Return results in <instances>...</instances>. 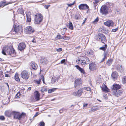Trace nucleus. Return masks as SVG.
<instances>
[{"label": "nucleus", "mask_w": 126, "mask_h": 126, "mask_svg": "<svg viewBox=\"0 0 126 126\" xmlns=\"http://www.w3.org/2000/svg\"><path fill=\"white\" fill-rule=\"evenodd\" d=\"M69 27L70 29L72 30L73 29V24L70 21L69 22Z\"/></svg>", "instance_id": "31"}, {"label": "nucleus", "mask_w": 126, "mask_h": 126, "mask_svg": "<svg viewBox=\"0 0 126 126\" xmlns=\"http://www.w3.org/2000/svg\"><path fill=\"white\" fill-rule=\"evenodd\" d=\"M49 6V5H45V7L46 9H47L48 8Z\"/></svg>", "instance_id": "49"}, {"label": "nucleus", "mask_w": 126, "mask_h": 126, "mask_svg": "<svg viewBox=\"0 0 126 126\" xmlns=\"http://www.w3.org/2000/svg\"><path fill=\"white\" fill-rule=\"evenodd\" d=\"M31 13L30 12H27L26 14L27 21L30 22L31 21Z\"/></svg>", "instance_id": "21"}, {"label": "nucleus", "mask_w": 126, "mask_h": 126, "mask_svg": "<svg viewBox=\"0 0 126 126\" xmlns=\"http://www.w3.org/2000/svg\"><path fill=\"white\" fill-rule=\"evenodd\" d=\"M113 61V60L111 59H108L107 62L106 64L110 66L111 64Z\"/></svg>", "instance_id": "27"}, {"label": "nucleus", "mask_w": 126, "mask_h": 126, "mask_svg": "<svg viewBox=\"0 0 126 126\" xmlns=\"http://www.w3.org/2000/svg\"><path fill=\"white\" fill-rule=\"evenodd\" d=\"M52 90H51V89L48 90V93H51L52 92H53V91H52Z\"/></svg>", "instance_id": "50"}, {"label": "nucleus", "mask_w": 126, "mask_h": 126, "mask_svg": "<svg viewBox=\"0 0 126 126\" xmlns=\"http://www.w3.org/2000/svg\"><path fill=\"white\" fill-rule=\"evenodd\" d=\"M58 78L55 77L54 76L52 77L51 80V82L53 83H55L56 81L58 80Z\"/></svg>", "instance_id": "26"}, {"label": "nucleus", "mask_w": 126, "mask_h": 126, "mask_svg": "<svg viewBox=\"0 0 126 126\" xmlns=\"http://www.w3.org/2000/svg\"><path fill=\"white\" fill-rule=\"evenodd\" d=\"M13 113L14 118L19 120H21L22 118H23L25 117L24 114L23 113L20 114L19 112L13 111Z\"/></svg>", "instance_id": "3"}, {"label": "nucleus", "mask_w": 126, "mask_h": 126, "mask_svg": "<svg viewBox=\"0 0 126 126\" xmlns=\"http://www.w3.org/2000/svg\"><path fill=\"white\" fill-rule=\"evenodd\" d=\"M51 90H52V91H53V92L56 89L55 88H53L52 89H51Z\"/></svg>", "instance_id": "56"}, {"label": "nucleus", "mask_w": 126, "mask_h": 126, "mask_svg": "<svg viewBox=\"0 0 126 126\" xmlns=\"http://www.w3.org/2000/svg\"><path fill=\"white\" fill-rule=\"evenodd\" d=\"M108 54V52H105L104 53V57L101 61V62H102L104 61L106 58L107 55Z\"/></svg>", "instance_id": "28"}, {"label": "nucleus", "mask_w": 126, "mask_h": 126, "mask_svg": "<svg viewBox=\"0 0 126 126\" xmlns=\"http://www.w3.org/2000/svg\"><path fill=\"white\" fill-rule=\"evenodd\" d=\"M63 36L60 35H57L55 37L56 40L63 39Z\"/></svg>", "instance_id": "29"}, {"label": "nucleus", "mask_w": 126, "mask_h": 126, "mask_svg": "<svg viewBox=\"0 0 126 126\" xmlns=\"http://www.w3.org/2000/svg\"><path fill=\"white\" fill-rule=\"evenodd\" d=\"M26 33L27 34H31L34 32V30L30 26L26 27L25 30Z\"/></svg>", "instance_id": "9"}, {"label": "nucleus", "mask_w": 126, "mask_h": 126, "mask_svg": "<svg viewBox=\"0 0 126 126\" xmlns=\"http://www.w3.org/2000/svg\"><path fill=\"white\" fill-rule=\"evenodd\" d=\"M83 92V89H80L77 91L74 92L73 93V95L79 97L81 95Z\"/></svg>", "instance_id": "10"}, {"label": "nucleus", "mask_w": 126, "mask_h": 126, "mask_svg": "<svg viewBox=\"0 0 126 126\" xmlns=\"http://www.w3.org/2000/svg\"><path fill=\"white\" fill-rule=\"evenodd\" d=\"M42 80H43V82L44 83V78H43L42 79Z\"/></svg>", "instance_id": "61"}, {"label": "nucleus", "mask_w": 126, "mask_h": 126, "mask_svg": "<svg viewBox=\"0 0 126 126\" xmlns=\"http://www.w3.org/2000/svg\"><path fill=\"white\" fill-rule=\"evenodd\" d=\"M37 65L35 63L32 62L31 63L30 67L31 69L33 70H35L37 69Z\"/></svg>", "instance_id": "18"}, {"label": "nucleus", "mask_w": 126, "mask_h": 126, "mask_svg": "<svg viewBox=\"0 0 126 126\" xmlns=\"http://www.w3.org/2000/svg\"><path fill=\"white\" fill-rule=\"evenodd\" d=\"M86 20V19H85V20L83 22L82 24H84L85 23V21Z\"/></svg>", "instance_id": "59"}, {"label": "nucleus", "mask_w": 126, "mask_h": 126, "mask_svg": "<svg viewBox=\"0 0 126 126\" xmlns=\"http://www.w3.org/2000/svg\"><path fill=\"white\" fill-rule=\"evenodd\" d=\"M26 47V45L24 43H20L18 46V49L20 51L24 49Z\"/></svg>", "instance_id": "14"}, {"label": "nucleus", "mask_w": 126, "mask_h": 126, "mask_svg": "<svg viewBox=\"0 0 126 126\" xmlns=\"http://www.w3.org/2000/svg\"><path fill=\"white\" fill-rule=\"evenodd\" d=\"M74 84V86L75 88L81 85L82 84V81L81 79L80 78L76 79L75 81Z\"/></svg>", "instance_id": "8"}, {"label": "nucleus", "mask_w": 126, "mask_h": 126, "mask_svg": "<svg viewBox=\"0 0 126 126\" xmlns=\"http://www.w3.org/2000/svg\"><path fill=\"white\" fill-rule=\"evenodd\" d=\"M41 91L42 92H46L47 91V90L46 88L43 87L41 89Z\"/></svg>", "instance_id": "35"}, {"label": "nucleus", "mask_w": 126, "mask_h": 126, "mask_svg": "<svg viewBox=\"0 0 126 126\" xmlns=\"http://www.w3.org/2000/svg\"><path fill=\"white\" fill-rule=\"evenodd\" d=\"M48 62V61L46 58L42 57L41 59V63L43 64H46Z\"/></svg>", "instance_id": "20"}, {"label": "nucleus", "mask_w": 126, "mask_h": 126, "mask_svg": "<svg viewBox=\"0 0 126 126\" xmlns=\"http://www.w3.org/2000/svg\"><path fill=\"white\" fill-rule=\"evenodd\" d=\"M6 83V85H7V86H8V87H9V85L7 83Z\"/></svg>", "instance_id": "63"}, {"label": "nucleus", "mask_w": 126, "mask_h": 126, "mask_svg": "<svg viewBox=\"0 0 126 126\" xmlns=\"http://www.w3.org/2000/svg\"><path fill=\"white\" fill-rule=\"evenodd\" d=\"M89 69L91 71H93L95 70L96 68V65L94 62H92L89 65Z\"/></svg>", "instance_id": "12"}, {"label": "nucleus", "mask_w": 126, "mask_h": 126, "mask_svg": "<svg viewBox=\"0 0 126 126\" xmlns=\"http://www.w3.org/2000/svg\"><path fill=\"white\" fill-rule=\"evenodd\" d=\"M56 51H61L62 50V49L61 48H59L58 49H56Z\"/></svg>", "instance_id": "44"}, {"label": "nucleus", "mask_w": 126, "mask_h": 126, "mask_svg": "<svg viewBox=\"0 0 126 126\" xmlns=\"http://www.w3.org/2000/svg\"><path fill=\"white\" fill-rule=\"evenodd\" d=\"M80 18V17L79 14H77L76 15L75 17V18L76 19H79Z\"/></svg>", "instance_id": "38"}, {"label": "nucleus", "mask_w": 126, "mask_h": 126, "mask_svg": "<svg viewBox=\"0 0 126 126\" xmlns=\"http://www.w3.org/2000/svg\"><path fill=\"white\" fill-rule=\"evenodd\" d=\"M122 81L123 83H126V76L124 77L123 78Z\"/></svg>", "instance_id": "34"}, {"label": "nucleus", "mask_w": 126, "mask_h": 126, "mask_svg": "<svg viewBox=\"0 0 126 126\" xmlns=\"http://www.w3.org/2000/svg\"><path fill=\"white\" fill-rule=\"evenodd\" d=\"M5 119L4 116H0V120H3Z\"/></svg>", "instance_id": "40"}, {"label": "nucleus", "mask_w": 126, "mask_h": 126, "mask_svg": "<svg viewBox=\"0 0 126 126\" xmlns=\"http://www.w3.org/2000/svg\"><path fill=\"white\" fill-rule=\"evenodd\" d=\"M96 2L95 1H94V2H93V3L94 4V6H96V5H97L98 4V3Z\"/></svg>", "instance_id": "47"}, {"label": "nucleus", "mask_w": 126, "mask_h": 126, "mask_svg": "<svg viewBox=\"0 0 126 126\" xmlns=\"http://www.w3.org/2000/svg\"><path fill=\"white\" fill-rule=\"evenodd\" d=\"M2 53L4 55H10L12 57H14L16 56L15 50L11 46L4 47Z\"/></svg>", "instance_id": "1"}, {"label": "nucleus", "mask_w": 126, "mask_h": 126, "mask_svg": "<svg viewBox=\"0 0 126 126\" xmlns=\"http://www.w3.org/2000/svg\"><path fill=\"white\" fill-rule=\"evenodd\" d=\"M118 76L117 73L116 72H114L112 74L111 77L114 79L116 78Z\"/></svg>", "instance_id": "24"}, {"label": "nucleus", "mask_w": 126, "mask_h": 126, "mask_svg": "<svg viewBox=\"0 0 126 126\" xmlns=\"http://www.w3.org/2000/svg\"><path fill=\"white\" fill-rule=\"evenodd\" d=\"M75 1H74L73 3L71 4H68L69 6H71L73 5L75 3Z\"/></svg>", "instance_id": "46"}, {"label": "nucleus", "mask_w": 126, "mask_h": 126, "mask_svg": "<svg viewBox=\"0 0 126 126\" xmlns=\"http://www.w3.org/2000/svg\"><path fill=\"white\" fill-rule=\"evenodd\" d=\"M32 42L33 43H36V41L35 40V39H33L32 41Z\"/></svg>", "instance_id": "54"}, {"label": "nucleus", "mask_w": 126, "mask_h": 126, "mask_svg": "<svg viewBox=\"0 0 126 126\" xmlns=\"http://www.w3.org/2000/svg\"><path fill=\"white\" fill-rule=\"evenodd\" d=\"M88 104H83V107H87Z\"/></svg>", "instance_id": "52"}, {"label": "nucleus", "mask_w": 126, "mask_h": 126, "mask_svg": "<svg viewBox=\"0 0 126 126\" xmlns=\"http://www.w3.org/2000/svg\"><path fill=\"white\" fill-rule=\"evenodd\" d=\"M79 8L80 10H85L86 9H89V7L88 6L85 4H81L79 6Z\"/></svg>", "instance_id": "15"}, {"label": "nucleus", "mask_w": 126, "mask_h": 126, "mask_svg": "<svg viewBox=\"0 0 126 126\" xmlns=\"http://www.w3.org/2000/svg\"><path fill=\"white\" fill-rule=\"evenodd\" d=\"M63 29L64 30L61 32V33L63 35L65 34L67 29L66 28H63Z\"/></svg>", "instance_id": "37"}, {"label": "nucleus", "mask_w": 126, "mask_h": 126, "mask_svg": "<svg viewBox=\"0 0 126 126\" xmlns=\"http://www.w3.org/2000/svg\"><path fill=\"white\" fill-rule=\"evenodd\" d=\"M43 19L42 15L40 14L38 15H36L35 19L34 20V23L35 24H39L42 22Z\"/></svg>", "instance_id": "4"}, {"label": "nucleus", "mask_w": 126, "mask_h": 126, "mask_svg": "<svg viewBox=\"0 0 126 126\" xmlns=\"http://www.w3.org/2000/svg\"><path fill=\"white\" fill-rule=\"evenodd\" d=\"M38 113H36L34 115V116L36 117L38 115Z\"/></svg>", "instance_id": "57"}, {"label": "nucleus", "mask_w": 126, "mask_h": 126, "mask_svg": "<svg viewBox=\"0 0 126 126\" xmlns=\"http://www.w3.org/2000/svg\"><path fill=\"white\" fill-rule=\"evenodd\" d=\"M63 39L65 40H69L70 39V38L67 36H63Z\"/></svg>", "instance_id": "32"}, {"label": "nucleus", "mask_w": 126, "mask_h": 126, "mask_svg": "<svg viewBox=\"0 0 126 126\" xmlns=\"http://www.w3.org/2000/svg\"><path fill=\"white\" fill-rule=\"evenodd\" d=\"M112 93L113 95L116 97H118L122 94V91L120 90H114L112 91Z\"/></svg>", "instance_id": "11"}, {"label": "nucleus", "mask_w": 126, "mask_h": 126, "mask_svg": "<svg viewBox=\"0 0 126 126\" xmlns=\"http://www.w3.org/2000/svg\"><path fill=\"white\" fill-rule=\"evenodd\" d=\"M107 45L105 44L102 47L99 48V49L101 50L105 51L107 48Z\"/></svg>", "instance_id": "25"}, {"label": "nucleus", "mask_w": 126, "mask_h": 126, "mask_svg": "<svg viewBox=\"0 0 126 126\" xmlns=\"http://www.w3.org/2000/svg\"><path fill=\"white\" fill-rule=\"evenodd\" d=\"M101 88L103 91L105 92H108L109 91L107 86L104 84H102Z\"/></svg>", "instance_id": "22"}, {"label": "nucleus", "mask_w": 126, "mask_h": 126, "mask_svg": "<svg viewBox=\"0 0 126 126\" xmlns=\"http://www.w3.org/2000/svg\"><path fill=\"white\" fill-rule=\"evenodd\" d=\"M35 98L36 101H38L40 99V94L37 91H36L34 93Z\"/></svg>", "instance_id": "19"}, {"label": "nucleus", "mask_w": 126, "mask_h": 126, "mask_svg": "<svg viewBox=\"0 0 126 126\" xmlns=\"http://www.w3.org/2000/svg\"><path fill=\"white\" fill-rule=\"evenodd\" d=\"M20 95V92H18L16 94V98H19V96Z\"/></svg>", "instance_id": "41"}, {"label": "nucleus", "mask_w": 126, "mask_h": 126, "mask_svg": "<svg viewBox=\"0 0 126 126\" xmlns=\"http://www.w3.org/2000/svg\"><path fill=\"white\" fill-rule=\"evenodd\" d=\"M75 67H76L77 69L79 70L81 73H82L84 74H85V72L84 69L81 68L78 65H76Z\"/></svg>", "instance_id": "23"}, {"label": "nucleus", "mask_w": 126, "mask_h": 126, "mask_svg": "<svg viewBox=\"0 0 126 126\" xmlns=\"http://www.w3.org/2000/svg\"><path fill=\"white\" fill-rule=\"evenodd\" d=\"M96 39L99 41H101L103 43L106 42V38L105 36L103 34L99 33L96 37Z\"/></svg>", "instance_id": "5"}, {"label": "nucleus", "mask_w": 126, "mask_h": 126, "mask_svg": "<svg viewBox=\"0 0 126 126\" xmlns=\"http://www.w3.org/2000/svg\"><path fill=\"white\" fill-rule=\"evenodd\" d=\"M86 90H87V91H91V88L89 87H86Z\"/></svg>", "instance_id": "45"}, {"label": "nucleus", "mask_w": 126, "mask_h": 126, "mask_svg": "<svg viewBox=\"0 0 126 126\" xmlns=\"http://www.w3.org/2000/svg\"><path fill=\"white\" fill-rule=\"evenodd\" d=\"M5 2H4V1L2 2V3H5Z\"/></svg>", "instance_id": "64"}, {"label": "nucleus", "mask_w": 126, "mask_h": 126, "mask_svg": "<svg viewBox=\"0 0 126 126\" xmlns=\"http://www.w3.org/2000/svg\"><path fill=\"white\" fill-rule=\"evenodd\" d=\"M65 59H64L62 60L61 61V63L62 64H63L65 62Z\"/></svg>", "instance_id": "43"}, {"label": "nucleus", "mask_w": 126, "mask_h": 126, "mask_svg": "<svg viewBox=\"0 0 126 126\" xmlns=\"http://www.w3.org/2000/svg\"><path fill=\"white\" fill-rule=\"evenodd\" d=\"M104 24L108 27H112L113 26L114 23L112 21L109 20L104 22Z\"/></svg>", "instance_id": "13"}, {"label": "nucleus", "mask_w": 126, "mask_h": 126, "mask_svg": "<svg viewBox=\"0 0 126 126\" xmlns=\"http://www.w3.org/2000/svg\"><path fill=\"white\" fill-rule=\"evenodd\" d=\"M80 47V46H79L77 47V48H79Z\"/></svg>", "instance_id": "60"}, {"label": "nucleus", "mask_w": 126, "mask_h": 126, "mask_svg": "<svg viewBox=\"0 0 126 126\" xmlns=\"http://www.w3.org/2000/svg\"><path fill=\"white\" fill-rule=\"evenodd\" d=\"M95 1L97 3H98L99 2V0H95Z\"/></svg>", "instance_id": "55"}, {"label": "nucleus", "mask_w": 126, "mask_h": 126, "mask_svg": "<svg viewBox=\"0 0 126 126\" xmlns=\"http://www.w3.org/2000/svg\"><path fill=\"white\" fill-rule=\"evenodd\" d=\"M15 80L17 81H20V79L18 77V74L17 73L15 74Z\"/></svg>", "instance_id": "30"}, {"label": "nucleus", "mask_w": 126, "mask_h": 126, "mask_svg": "<svg viewBox=\"0 0 126 126\" xmlns=\"http://www.w3.org/2000/svg\"><path fill=\"white\" fill-rule=\"evenodd\" d=\"M13 111H12L10 110H7L4 113L5 116L8 117H10L12 115H13Z\"/></svg>", "instance_id": "16"}, {"label": "nucleus", "mask_w": 126, "mask_h": 126, "mask_svg": "<svg viewBox=\"0 0 126 126\" xmlns=\"http://www.w3.org/2000/svg\"><path fill=\"white\" fill-rule=\"evenodd\" d=\"M40 80H39L37 82V83L38 84H39L40 83Z\"/></svg>", "instance_id": "58"}, {"label": "nucleus", "mask_w": 126, "mask_h": 126, "mask_svg": "<svg viewBox=\"0 0 126 126\" xmlns=\"http://www.w3.org/2000/svg\"><path fill=\"white\" fill-rule=\"evenodd\" d=\"M29 75L28 71L26 70L22 71L21 74V77L25 79H27L29 78Z\"/></svg>", "instance_id": "7"}, {"label": "nucleus", "mask_w": 126, "mask_h": 126, "mask_svg": "<svg viewBox=\"0 0 126 126\" xmlns=\"http://www.w3.org/2000/svg\"><path fill=\"white\" fill-rule=\"evenodd\" d=\"M55 99H52L51 100V101H53L55 100Z\"/></svg>", "instance_id": "62"}, {"label": "nucleus", "mask_w": 126, "mask_h": 126, "mask_svg": "<svg viewBox=\"0 0 126 126\" xmlns=\"http://www.w3.org/2000/svg\"><path fill=\"white\" fill-rule=\"evenodd\" d=\"M98 18L97 17L95 19L94 21L93 22V23L94 24H95L98 21Z\"/></svg>", "instance_id": "36"}, {"label": "nucleus", "mask_w": 126, "mask_h": 126, "mask_svg": "<svg viewBox=\"0 0 126 126\" xmlns=\"http://www.w3.org/2000/svg\"><path fill=\"white\" fill-rule=\"evenodd\" d=\"M121 88L119 84H115L113 86L112 88V91L114 90H119V89Z\"/></svg>", "instance_id": "17"}, {"label": "nucleus", "mask_w": 126, "mask_h": 126, "mask_svg": "<svg viewBox=\"0 0 126 126\" xmlns=\"http://www.w3.org/2000/svg\"><path fill=\"white\" fill-rule=\"evenodd\" d=\"M89 61V58L85 57H83L81 59L76 60V62L78 64L82 65L88 64Z\"/></svg>", "instance_id": "2"}, {"label": "nucleus", "mask_w": 126, "mask_h": 126, "mask_svg": "<svg viewBox=\"0 0 126 126\" xmlns=\"http://www.w3.org/2000/svg\"><path fill=\"white\" fill-rule=\"evenodd\" d=\"M75 106V105H72L70 107H72V109H73L74 107Z\"/></svg>", "instance_id": "51"}, {"label": "nucleus", "mask_w": 126, "mask_h": 126, "mask_svg": "<svg viewBox=\"0 0 126 126\" xmlns=\"http://www.w3.org/2000/svg\"><path fill=\"white\" fill-rule=\"evenodd\" d=\"M45 123L43 121L40 122L39 124L40 126H45Z\"/></svg>", "instance_id": "39"}, {"label": "nucleus", "mask_w": 126, "mask_h": 126, "mask_svg": "<svg viewBox=\"0 0 126 126\" xmlns=\"http://www.w3.org/2000/svg\"><path fill=\"white\" fill-rule=\"evenodd\" d=\"M108 7L107 5H103L100 9V12L103 15L107 14L108 12Z\"/></svg>", "instance_id": "6"}, {"label": "nucleus", "mask_w": 126, "mask_h": 126, "mask_svg": "<svg viewBox=\"0 0 126 126\" xmlns=\"http://www.w3.org/2000/svg\"><path fill=\"white\" fill-rule=\"evenodd\" d=\"M18 28V27H15L14 29V31L16 33L18 32V31H19V29Z\"/></svg>", "instance_id": "33"}, {"label": "nucleus", "mask_w": 126, "mask_h": 126, "mask_svg": "<svg viewBox=\"0 0 126 126\" xmlns=\"http://www.w3.org/2000/svg\"><path fill=\"white\" fill-rule=\"evenodd\" d=\"M31 87H29L28 88V89H27L26 91H27L28 92V91L31 90Z\"/></svg>", "instance_id": "48"}, {"label": "nucleus", "mask_w": 126, "mask_h": 126, "mask_svg": "<svg viewBox=\"0 0 126 126\" xmlns=\"http://www.w3.org/2000/svg\"><path fill=\"white\" fill-rule=\"evenodd\" d=\"M118 29V27L115 29H113L112 30V31L113 32H115L117 31Z\"/></svg>", "instance_id": "42"}, {"label": "nucleus", "mask_w": 126, "mask_h": 126, "mask_svg": "<svg viewBox=\"0 0 126 126\" xmlns=\"http://www.w3.org/2000/svg\"><path fill=\"white\" fill-rule=\"evenodd\" d=\"M5 77H10V76L9 75L6 74H5Z\"/></svg>", "instance_id": "53"}]
</instances>
